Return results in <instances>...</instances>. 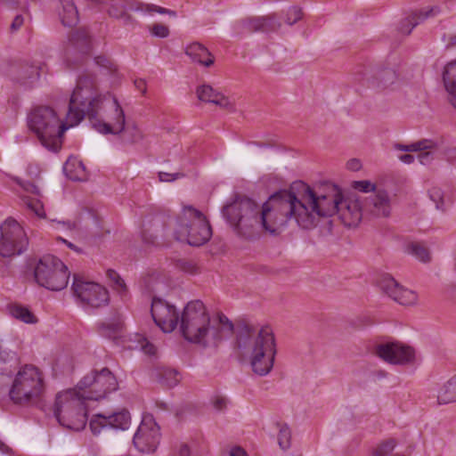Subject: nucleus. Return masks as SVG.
I'll use <instances>...</instances> for the list:
<instances>
[{"label": "nucleus", "instance_id": "nucleus-43", "mask_svg": "<svg viewBox=\"0 0 456 456\" xmlns=\"http://www.w3.org/2000/svg\"><path fill=\"white\" fill-rule=\"evenodd\" d=\"M353 186L355 190L362 192H370L376 190L375 184L368 180L356 181Z\"/></svg>", "mask_w": 456, "mask_h": 456}, {"label": "nucleus", "instance_id": "nucleus-21", "mask_svg": "<svg viewBox=\"0 0 456 456\" xmlns=\"http://www.w3.org/2000/svg\"><path fill=\"white\" fill-rule=\"evenodd\" d=\"M88 403H83L58 419V422L71 430H83L87 423Z\"/></svg>", "mask_w": 456, "mask_h": 456}, {"label": "nucleus", "instance_id": "nucleus-5", "mask_svg": "<svg viewBox=\"0 0 456 456\" xmlns=\"http://www.w3.org/2000/svg\"><path fill=\"white\" fill-rule=\"evenodd\" d=\"M237 354L246 361L252 371L265 376L273 368L277 344L272 327L262 326L256 330L240 332L237 338Z\"/></svg>", "mask_w": 456, "mask_h": 456}, {"label": "nucleus", "instance_id": "nucleus-42", "mask_svg": "<svg viewBox=\"0 0 456 456\" xmlns=\"http://www.w3.org/2000/svg\"><path fill=\"white\" fill-rule=\"evenodd\" d=\"M149 31L152 37L159 38H166L169 36L168 27L160 23H155L151 26Z\"/></svg>", "mask_w": 456, "mask_h": 456}, {"label": "nucleus", "instance_id": "nucleus-30", "mask_svg": "<svg viewBox=\"0 0 456 456\" xmlns=\"http://www.w3.org/2000/svg\"><path fill=\"white\" fill-rule=\"evenodd\" d=\"M398 76L392 69H384L379 70L371 82L377 88H387L396 83Z\"/></svg>", "mask_w": 456, "mask_h": 456}, {"label": "nucleus", "instance_id": "nucleus-39", "mask_svg": "<svg viewBox=\"0 0 456 456\" xmlns=\"http://www.w3.org/2000/svg\"><path fill=\"white\" fill-rule=\"evenodd\" d=\"M277 21L278 20L275 15H268L256 19L254 22H252L251 25L255 28L265 29L267 27L274 28V23H276Z\"/></svg>", "mask_w": 456, "mask_h": 456}, {"label": "nucleus", "instance_id": "nucleus-55", "mask_svg": "<svg viewBox=\"0 0 456 456\" xmlns=\"http://www.w3.org/2000/svg\"><path fill=\"white\" fill-rule=\"evenodd\" d=\"M38 78H39V72H38L37 69H35L34 71H33V76L31 77V82L30 83L37 81Z\"/></svg>", "mask_w": 456, "mask_h": 456}, {"label": "nucleus", "instance_id": "nucleus-4", "mask_svg": "<svg viewBox=\"0 0 456 456\" xmlns=\"http://www.w3.org/2000/svg\"><path fill=\"white\" fill-rule=\"evenodd\" d=\"M77 86L69 99L65 116L50 106H39L31 110L27 121L28 128L37 135L41 144L49 151H57L62 143L64 133L82 121L78 112Z\"/></svg>", "mask_w": 456, "mask_h": 456}, {"label": "nucleus", "instance_id": "nucleus-50", "mask_svg": "<svg viewBox=\"0 0 456 456\" xmlns=\"http://www.w3.org/2000/svg\"><path fill=\"white\" fill-rule=\"evenodd\" d=\"M178 456H191L190 447L185 444H181L178 449Z\"/></svg>", "mask_w": 456, "mask_h": 456}, {"label": "nucleus", "instance_id": "nucleus-36", "mask_svg": "<svg viewBox=\"0 0 456 456\" xmlns=\"http://www.w3.org/2000/svg\"><path fill=\"white\" fill-rule=\"evenodd\" d=\"M180 380L181 376L179 372L175 370H165L160 376V382L167 387H175Z\"/></svg>", "mask_w": 456, "mask_h": 456}, {"label": "nucleus", "instance_id": "nucleus-12", "mask_svg": "<svg viewBox=\"0 0 456 456\" xmlns=\"http://www.w3.org/2000/svg\"><path fill=\"white\" fill-rule=\"evenodd\" d=\"M71 289L76 300L84 307L99 308L109 303V292L100 283L74 277Z\"/></svg>", "mask_w": 456, "mask_h": 456}, {"label": "nucleus", "instance_id": "nucleus-60", "mask_svg": "<svg viewBox=\"0 0 456 456\" xmlns=\"http://www.w3.org/2000/svg\"><path fill=\"white\" fill-rule=\"evenodd\" d=\"M147 286H148V290H152V291L155 290L154 289L150 288V285H147Z\"/></svg>", "mask_w": 456, "mask_h": 456}, {"label": "nucleus", "instance_id": "nucleus-33", "mask_svg": "<svg viewBox=\"0 0 456 456\" xmlns=\"http://www.w3.org/2000/svg\"><path fill=\"white\" fill-rule=\"evenodd\" d=\"M406 252L420 262H428L430 254L428 248L420 243L411 242L406 247Z\"/></svg>", "mask_w": 456, "mask_h": 456}, {"label": "nucleus", "instance_id": "nucleus-27", "mask_svg": "<svg viewBox=\"0 0 456 456\" xmlns=\"http://www.w3.org/2000/svg\"><path fill=\"white\" fill-rule=\"evenodd\" d=\"M63 171L66 176L73 181H83L86 178V167L77 157L68 159L63 166Z\"/></svg>", "mask_w": 456, "mask_h": 456}, {"label": "nucleus", "instance_id": "nucleus-6", "mask_svg": "<svg viewBox=\"0 0 456 456\" xmlns=\"http://www.w3.org/2000/svg\"><path fill=\"white\" fill-rule=\"evenodd\" d=\"M171 226L175 240L191 246L203 245L212 235L211 227L205 214L189 205L183 206Z\"/></svg>", "mask_w": 456, "mask_h": 456}, {"label": "nucleus", "instance_id": "nucleus-8", "mask_svg": "<svg viewBox=\"0 0 456 456\" xmlns=\"http://www.w3.org/2000/svg\"><path fill=\"white\" fill-rule=\"evenodd\" d=\"M33 273L34 279L39 286L52 291L64 289L70 276L66 265L52 255L41 257L36 263Z\"/></svg>", "mask_w": 456, "mask_h": 456}, {"label": "nucleus", "instance_id": "nucleus-48", "mask_svg": "<svg viewBox=\"0 0 456 456\" xmlns=\"http://www.w3.org/2000/svg\"><path fill=\"white\" fill-rule=\"evenodd\" d=\"M346 167H347V169H349L351 171H358L362 167V163L357 159H352L347 161Z\"/></svg>", "mask_w": 456, "mask_h": 456}, {"label": "nucleus", "instance_id": "nucleus-61", "mask_svg": "<svg viewBox=\"0 0 456 456\" xmlns=\"http://www.w3.org/2000/svg\"><path fill=\"white\" fill-rule=\"evenodd\" d=\"M394 456H404V455H403V454H395Z\"/></svg>", "mask_w": 456, "mask_h": 456}, {"label": "nucleus", "instance_id": "nucleus-38", "mask_svg": "<svg viewBox=\"0 0 456 456\" xmlns=\"http://www.w3.org/2000/svg\"><path fill=\"white\" fill-rule=\"evenodd\" d=\"M50 226L56 232H72L77 229V224L72 221L51 220Z\"/></svg>", "mask_w": 456, "mask_h": 456}, {"label": "nucleus", "instance_id": "nucleus-62", "mask_svg": "<svg viewBox=\"0 0 456 456\" xmlns=\"http://www.w3.org/2000/svg\"><path fill=\"white\" fill-rule=\"evenodd\" d=\"M455 296H456V290H455Z\"/></svg>", "mask_w": 456, "mask_h": 456}, {"label": "nucleus", "instance_id": "nucleus-45", "mask_svg": "<svg viewBox=\"0 0 456 456\" xmlns=\"http://www.w3.org/2000/svg\"><path fill=\"white\" fill-rule=\"evenodd\" d=\"M181 175L179 173L170 174V173H165L160 172L159 174V178L161 182H173L179 178Z\"/></svg>", "mask_w": 456, "mask_h": 456}, {"label": "nucleus", "instance_id": "nucleus-22", "mask_svg": "<svg viewBox=\"0 0 456 456\" xmlns=\"http://www.w3.org/2000/svg\"><path fill=\"white\" fill-rule=\"evenodd\" d=\"M391 201L384 190L377 191L366 204V211L375 217H387L391 213Z\"/></svg>", "mask_w": 456, "mask_h": 456}, {"label": "nucleus", "instance_id": "nucleus-47", "mask_svg": "<svg viewBox=\"0 0 456 456\" xmlns=\"http://www.w3.org/2000/svg\"><path fill=\"white\" fill-rule=\"evenodd\" d=\"M135 88L141 92L142 94H145L147 92V84L143 78H136L134 82Z\"/></svg>", "mask_w": 456, "mask_h": 456}, {"label": "nucleus", "instance_id": "nucleus-20", "mask_svg": "<svg viewBox=\"0 0 456 456\" xmlns=\"http://www.w3.org/2000/svg\"><path fill=\"white\" fill-rule=\"evenodd\" d=\"M197 96L200 101L215 104L220 108L232 110L235 108V101L209 85H201L197 88Z\"/></svg>", "mask_w": 456, "mask_h": 456}, {"label": "nucleus", "instance_id": "nucleus-34", "mask_svg": "<svg viewBox=\"0 0 456 456\" xmlns=\"http://www.w3.org/2000/svg\"><path fill=\"white\" fill-rule=\"evenodd\" d=\"M429 199L434 202L436 208L444 212L448 208V204L443 190L439 187H432L428 190Z\"/></svg>", "mask_w": 456, "mask_h": 456}, {"label": "nucleus", "instance_id": "nucleus-2", "mask_svg": "<svg viewBox=\"0 0 456 456\" xmlns=\"http://www.w3.org/2000/svg\"><path fill=\"white\" fill-rule=\"evenodd\" d=\"M94 80L79 77L77 83L78 112L88 117L93 128L102 134L119 135L126 122V112L110 92L95 94Z\"/></svg>", "mask_w": 456, "mask_h": 456}, {"label": "nucleus", "instance_id": "nucleus-17", "mask_svg": "<svg viewBox=\"0 0 456 456\" xmlns=\"http://www.w3.org/2000/svg\"><path fill=\"white\" fill-rule=\"evenodd\" d=\"M14 181L20 187L19 194L22 205L37 218L45 219L46 212L40 189L37 185L19 178H15Z\"/></svg>", "mask_w": 456, "mask_h": 456}, {"label": "nucleus", "instance_id": "nucleus-3", "mask_svg": "<svg viewBox=\"0 0 456 456\" xmlns=\"http://www.w3.org/2000/svg\"><path fill=\"white\" fill-rule=\"evenodd\" d=\"M180 331L190 343L215 347L233 330L232 322L224 315L211 317L200 300L188 302L181 312Z\"/></svg>", "mask_w": 456, "mask_h": 456}, {"label": "nucleus", "instance_id": "nucleus-59", "mask_svg": "<svg viewBox=\"0 0 456 456\" xmlns=\"http://www.w3.org/2000/svg\"><path fill=\"white\" fill-rule=\"evenodd\" d=\"M13 355H14V353H12V352L7 354V356H10V357H13Z\"/></svg>", "mask_w": 456, "mask_h": 456}, {"label": "nucleus", "instance_id": "nucleus-37", "mask_svg": "<svg viewBox=\"0 0 456 456\" xmlns=\"http://www.w3.org/2000/svg\"><path fill=\"white\" fill-rule=\"evenodd\" d=\"M396 447L395 439H388L379 444L373 451L372 456H389Z\"/></svg>", "mask_w": 456, "mask_h": 456}, {"label": "nucleus", "instance_id": "nucleus-23", "mask_svg": "<svg viewBox=\"0 0 456 456\" xmlns=\"http://www.w3.org/2000/svg\"><path fill=\"white\" fill-rule=\"evenodd\" d=\"M440 12L441 9L437 5L425 7L403 20L399 30L401 33L408 35L419 23L430 17H435Z\"/></svg>", "mask_w": 456, "mask_h": 456}, {"label": "nucleus", "instance_id": "nucleus-57", "mask_svg": "<svg viewBox=\"0 0 456 456\" xmlns=\"http://www.w3.org/2000/svg\"><path fill=\"white\" fill-rule=\"evenodd\" d=\"M110 14L111 16L116 17V18L120 17V15H119V14H118V13L114 11V9H110Z\"/></svg>", "mask_w": 456, "mask_h": 456}, {"label": "nucleus", "instance_id": "nucleus-7", "mask_svg": "<svg viewBox=\"0 0 456 456\" xmlns=\"http://www.w3.org/2000/svg\"><path fill=\"white\" fill-rule=\"evenodd\" d=\"M45 391L43 373L35 366L26 365L16 373L9 396L15 403H28L38 400Z\"/></svg>", "mask_w": 456, "mask_h": 456}, {"label": "nucleus", "instance_id": "nucleus-10", "mask_svg": "<svg viewBox=\"0 0 456 456\" xmlns=\"http://www.w3.org/2000/svg\"><path fill=\"white\" fill-rule=\"evenodd\" d=\"M99 330L102 336L128 350H141L148 355H154L157 352L156 346L141 334H125L124 324L119 319L102 322Z\"/></svg>", "mask_w": 456, "mask_h": 456}, {"label": "nucleus", "instance_id": "nucleus-46", "mask_svg": "<svg viewBox=\"0 0 456 456\" xmlns=\"http://www.w3.org/2000/svg\"><path fill=\"white\" fill-rule=\"evenodd\" d=\"M23 23H24L23 16L17 15V16H15V18L13 19V20L11 24V29L12 31H17L22 27Z\"/></svg>", "mask_w": 456, "mask_h": 456}, {"label": "nucleus", "instance_id": "nucleus-49", "mask_svg": "<svg viewBox=\"0 0 456 456\" xmlns=\"http://www.w3.org/2000/svg\"><path fill=\"white\" fill-rule=\"evenodd\" d=\"M229 456H248L246 451L239 446L231 448Z\"/></svg>", "mask_w": 456, "mask_h": 456}, {"label": "nucleus", "instance_id": "nucleus-52", "mask_svg": "<svg viewBox=\"0 0 456 456\" xmlns=\"http://www.w3.org/2000/svg\"><path fill=\"white\" fill-rule=\"evenodd\" d=\"M399 159L404 164H411L414 161V157L411 154H403L399 157Z\"/></svg>", "mask_w": 456, "mask_h": 456}, {"label": "nucleus", "instance_id": "nucleus-16", "mask_svg": "<svg viewBox=\"0 0 456 456\" xmlns=\"http://www.w3.org/2000/svg\"><path fill=\"white\" fill-rule=\"evenodd\" d=\"M131 426V415L126 409L118 410L112 413H96L89 419L91 432L98 436L103 430H126Z\"/></svg>", "mask_w": 456, "mask_h": 456}, {"label": "nucleus", "instance_id": "nucleus-41", "mask_svg": "<svg viewBox=\"0 0 456 456\" xmlns=\"http://www.w3.org/2000/svg\"><path fill=\"white\" fill-rule=\"evenodd\" d=\"M107 276L111 281V285L115 289H117L118 292H123L126 290L125 282L117 272L114 270H108Z\"/></svg>", "mask_w": 456, "mask_h": 456}, {"label": "nucleus", "instance_id": "nucleus-32", "mask_svg": "<svg viewBox=\"0 0 456 456\" xmlns=\"http://www.w3.org/2000/svg\"><path fill=\"white\" fill-rule=\"evenodd\" d=\"M60 15L62 24L67 27L76 25L78 20L77 10L71 0H63Z\"/></svg>", "mask_w": 456, "mask_h": 456}, {"label": "nucleus", "instance_id": "nucleus-14", "mask_svg": "<svg viewBox=\"0 0 456 456\" xmlns=\"http://www.w3.org/2000/svg\"><path fill=\"white\" fill-rule=\"evenodd\" d=\"M160 436L159 425L152 416L146 415L133 436V444L142 453H152L159 444Z\"/></svg>", "mask_w": 456, "mask_h": 456}, {"label": "nucleus", "instance_id": "nucleus-54", "mask_svg": "<svg viewBox=\"0 0 456 456\" xmlns=\"http://www.w3.org/2000/svg\"><path fill=\"white\" fill-rule=\"evenodd\" d=\"M10 451L9 447L0 440V452L1 453H8Z\"/></svg>", "mask_w": 456, "mask_h": 456}, {"label": "nucleus", "instance_id": "nucleus-31", "mask_svg": "<svg viewBox=\"0 0 456 456\" xmlns=\"http://www.w3.org/2000/svg\"><path fill=\"white\" fill-rule=\"evenodd\" d=\"M437 401L440 404L456 402V375L440 387L437 393Z\"/></svg>", "mask_w": 456, "mask_h": 456}, {"label": "nucleus", "instance_id": "nucleus-9", "mask_svg": "<svg viewBox=\"0 0 456 456\" xmlns=\"http://www.w3.org/2000/svg\"><path fill=\"white\" fill-rule=\"evenodd\" d=\"M77 385L88 402L106 399L118 389L117 378L107 368L89 371Z\"/></svg>", "mask_w": 456, "mask_h": 456}, {"label": "nucleus", "instance_id": "nucleus-11", "mask_svg": "<svg viewBox=\"0 0 456 456\" xmlns=\"http://www.w3.org/2000/svg\"><path fill=\"white\" fill-rule=\"evenodd\" d=\"M28 239L23 227L14 219L8 218L0 225V256L12 257L27 250Z\"/></svg>", "mask_w": 456, "mask_h": 456}, {"label": "nucleus", "instance_id": "nucleus-56", "mask_svg": "<svg viewBox=\"0 0 456 456\" xmlns=\"http://www.w3.org/2000/svg\"><path fill=\"white\" fill-rule=\"evenodd\" d=\"M96 62H97L98 64L102 65V66H104V65H103V62H107V61H106V59H105V58H103V57H98V58L96 59Z\"/></svg>", "mask_w": 456, "mask_h": 456}, {"label": "nucleus", "instance_id": "nucleus-13", "mask_svg": "<svg viewBox=\"0 0 456 456\" xmlns=\"http://www.w3.org/2000/svg\"><path fill=\"white\" fill-rule=\"evenodd\" d=\"M376 353L382 361L395 366H412L418 361L416 350L401 341L380 344L377 346Z\"/></svg>", "mask_w": 456, "mask_h": 456}, {"label": "nucleus", "instance_id": "nucleus-18", "mask_svg": "<svg viewBox=\"0 0 456 456\" xmlns=\"http://www.w3.org/2000/svg\"><path fill=\"white\" fill-rule=\"evenodd\" d=\"M379 287L389 297L402 305H414L419 297L414 290L400 285L392 276L383 275L379 281Z\"/></svg>", "mask_w": 456, "mask_h": 456}, {"label": "nucleus", "instance_id": "nucleus-1", "mask_svg": "<svg viewBox=\"0 0 456 456\" xmlns=\"http://www.w3.org/2000/svg\"><path fill=\"white\" fill-rule=\"evenodd\" d=\"M255 201L236 200L224 208L227 218L239 236L251 240L256 236V227L271 234L281 232L289 222L299 228L310 230L317 225L319 217L338 214L346 226L357 225L362 216V202L355 197L343 199L336 186L314 190L303 185L297 193L282 191L271 195L263 204L260 216Z\"/></svg>", "mask_w": 456, "mask_h": 456}, {"label": "nucleus", "instance_id": "nucleus-25", "mask_svg": "<svg viewBox=\"0 0 456 456\" xmlns=\"http://www.w3.org/2000/svg\"><path fill=\"white\" fill-rule=\"evenodd\" d=\"M442 77L449 101L456 110V59L444 65Z\"/></svg>", "mask_w": 456, "mask_h": 456}, {"label": "nucleus", "instance_id": "nucleus-26", "mask_svg": "<svg viewBox=\"0 0 456 456\" xmlns=\"http://www.w3.org/2000/svg\"><path fill=\"white\" fill-rule=\"evenodd\" d=\"M186 54L192 61L204 67H210L214 63V58L208 50L199 43H191L186 46Z\"/></svg>", "mask_w": 456, "mask_h": 456}, {"label": "nucleus", "instance_id": "nucleus-24", "mask_svg": "<svg viewBox=\"0 0 456 456\" xmlns=\"http://www.w3.org/2000/svg\"><path fill=\"white\" fill-rule=\"evenodd\" d=\"M435 147L436 142L434 141L424 139L408 145H398L397 149L403 151H419L417 155L419 162L422 165H428L433 159L432 154L429 151H423L432 150Z\"/></svg>", "mask_w": 456, "mask_h": 456}, {"label": "nucleus", "instance_id": "nucleus-40", "mask_svg": "<svg viewBox=\"0 0 456 456\" xmlns=\"http://www.w3.org/2000/svg\"><path fill=\"white\" fill-rule=\"evenodd\" d=\"M302 18V11L297 6L289 7L285 13V22L291 26Z\"/></svg>", "mask_w": 456, "mask_h": 456}, {"label": "nucleus", "instance_id": "nucleus-28", "mask_svg": "<svg viewBox=\"0 0 456 456\" xmlns=\"http://www.w3.org/2000/svg\"><path fill=\"white\" fill-rule=\"evenodd\" d=\"M8 313L12 317L26 324H36L38 322V318L29 308L19 304L9 305Z\"/></svg>", "mask_w": 456, "mask_h": 456}, {"label": "nucleus", "instance_id": "nucleus-44", "mask_svg": "<svg viewBox=\"0 0 456 456\" xmlns=\"http://www.w3.org/2000/svg\"><path fill=\"white\" fill-rule=\"evenodd\" d=\"M143 11L145 12H149V13L158 12V13H160V14L168 13L170 15H175L174 12H171V11H169L167 9H165V8H162V7H159V6H156V5H149L148 4V5L145 6Z\"/></svg>", "mask_w": 456, "mask_h": 456}, {"label": "nucleus", "instance_id": "nucleus-51", "mask_svg": "<svg viewBox=\"0 0 456 456\" xmlns=\"http://www.w3.org/2000/svg\"><path fill=\"white\" fill-rule=\"evenodd\" d=\"M212 403L216 410H221L226 404V401L223 397H216L213 399Z\"/></svg>", "mask_w": 456, "mask_h": 456}, {"label": "nucleus", "instance_id": "nucleus-19", "mask_svg": "<svg viewBox=\"0 0 456 456\" xmlns=\"http://www.w3.org/2000/svg\"><path fill=\"white\" fill-rule=\"evenodd\" d=\"M83 403H89V402L86 400L84 394L81 393L78 386L76 385L74 387L63 389L56 394L53 404V411L58 419L68 413V411Z\"/></svg>", "mask_w": 456, "mask_h": 456}, {"label": "nucleus", "instance_id": "nucleus-15", "mask_svg": "<svg viewBox=\"0 0 456 456\" xmlns=\"http://www.w3.org/2000/svg\"><path fill=\"white\" fill-rule=\"evenodd\" d=\"M151 314L156 325L165 333H171L181 321V312L173 304L153 297Z\"/></svg>", "mask_w": 456, "mask_h": 456}, {"label": "nucleus", "instance_id": "nucleus-53", "mask_svg": "<svg viewBox=\"0 0 456 456\" xmlns=\"http://www.w3.org/2000/svg\"><path fill=\"white\" fill-rule=\"evenodd\" d=\"M59 240H61L63 243H65L67 245V247L69 248H70L71 250L76 251V252H79L80 251L79 248L76 245H74L73 243L69 242L66 240L61 239V238H59Z\"/></svg>", "mask_w": 456, "mask_h": 456}, {"label": "nucleus", "instance_id": "nucleus-58", "mask_svg": "<svg viewBox=\"0 0 456 456\" xmlns=\"http://www.w3.org/2000/svg\"><path fill=\"white\" fill-rule=\"evenodd\" d=\"M451 44L456 45V35L451 38Z\"/></svg>", "mask_w": 456, "mask_h": 456}, {"label": "nucleus", "instance_id": "nucleus-35", "mask_svg": "<svg viewBox=\"0 0 456 456\" xmlns=\"http://www.w3.org/2000/svg\"><path fill=\"white\" fill-rule=\"evenodd\" d=\"M276 429L278 431V443L281 449H287L290 444L291 432L287 424L276 423Z\"/></svg>", "mask_w": 456, "mask_h": 456}, {"label": "nucleus", "instance_id": "nucleus-29", "mask_svg": "<svg viewBox=\"0 0 456 456\" xmlns=\"http://www.w3.org/2000/svg\"><path fill=\"white\" fill-rule=\"evenodd\" d=\"M126 143L139 144L144 140L142 129L134 121H126L120 134Z\"/></svg>", "mask_w": 456, "mask_h": 456}]
</instances>
